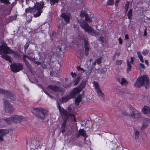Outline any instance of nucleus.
Returning a JSON list of instances; mask_svg holds the SVG:
<instances>
[{"label":"nucleus","instance_id":"c9c22d12","mask_svg":"<svg viewBox=\"0 0 150 150\" xmlns=\"http://www.w3.org/2000/svg\"><path fill=\"white\" fill-rule=\"evenodd\" d=\"M102 59V57H100L96 60L97 64H99L101 63Z\"/></svg>","mask_w":150,"mask_h":150},{"label":"nucleus","instance_id":"58836bf2","mask_svg":"<svg viewBox=\"0 0 150 150\" xmlns=\"http://www.w3.org/2000/svg\"><path fill=\"white\" fill-rule=\"evenodd\" d=\"M129 6V3H127L125 4V13H126L127 11H128V7Z\"/></svg>","mask_w":150,"mask_h":150},{"label":"nucleus","instance_id":"f257e3e1","mask_svg":"<svg viewBox=\"0 0 150 150\" xmlns=\"http://www.w3.org/2000/svg\"><path fill=\"white\" fill-rule=\"evenodd\" d=\"M58 108L60 112L62 118L64 120L61 124L60 131L63 133L65 132L66 124L67 122V120L69 118L72 121L74 122H76V119L72 111L71 108L68 107L67 109L65 110L58 103Z\"/></svg>","mask_w":150,"mask_h":150},{"label":"nucleus","instance_id":"c03bdc74","mask_svg":"<svg viewBox=\"0 0 150 150\" xmlns=\"http://www.w3.org/2000/svg\"><path fill=\"white\" fill-rule=\"evenodd\" d=\"M5 135V134H2L0 135V142H2L3 141L4 139L3 137Z\"/></svg>","mask_w":150,"mask_h":150},{"label":"nucleus","instance_id":"680f3d73","mask_svg":"<svg viewBox=\"0 0 150 150\" xmlns=\"http://www.w3.org/2000/svg\"><path fill=\"white\" fill-rule=\"evenodd\" d=\"M43 91H44V92L46 93L47 95H49V94L48 93H47V91L46 90H45L44 89H43Z\"/></svg>","mask_w":150,"mask_h":150},{"label":"nucleus","instance_id":"338daca9","mask_svg":"<svg viewBox=\"0 0 150 150\" xmlns=\"http://www.w3.org/2000/svg\"><path fill=\"white\" fill-rule=\"evenodd\" d=\"M80 135H81V134L79 132L76 135V138H79L80 137Z\"/></svg>","mask_w":150,"mask_h":150},{"label":"nucleus","instance_id":"b1692460","mask_svg":"<svg viewBox=\"0 0 150 150\" xmlns=\"http://www.w3.org/2000/svg\"><path fill=\"white\" fill-rule=\"evenodd\" d=\"M96 92L97 93L98 95L101 97H104V95L103 93L101 91L100 88L96 90Z\"/></svg>","mask_w":150,"mask_h":150},{"label":"nucleus","instance_id":"ea45409f","mask_svg":"<svg viewBox=\"0 0 150 150\" xmlns=\"http://www.w3.org/2000/svg\"><path fill=\"white\" fill-rule=\"evenodd\" d=\"M98 40L100 41L102 43H104V37L103 36H100L98 38Z\"/></svg>","mask_w":150,"mask_h":150},{"label":"nucleus","instance_id":"473e14b6","mask_svg":"<svg viewBox=\"0 0 150 150\" xmlns=\"http://www.w3.org/2000/svg\"><path fill=\"white\" fill-rule=\"evenodd\" d=\"M83 40L84 42V47H88L89 46V44L88 43V40L86 38H84L83 39Z\"/></svg>","mask_w":150,"mask_h":150},{"label":"nucleus","instance_id":"6ab92c4d","mask_svg":"<svg viewBox=\"0 0 150 150\" xmlns=\"http://www.w3.org/2000/svg\"><path fill=\"white\" fill-rule=\"evenodd\" d=\"M142 112L145 114H149L150 113V107L147 106H145L142 109Z\"/></svg>","mask_w":150,"mask_h":150},{"label":"nucleus","instance_id":"412c9836","mask_svg":"<svg viewBox=\"0 0 150 150\" xmlns=\"http://www.w3.org/2000/svg\"><path fill=\"white\" fill-rule=\"evenodd\" d=\"M79 133L81 135L83 136L84 137L87 138L88 136L86 135V131L83 129H80L79 131Z\"/></svg>","mask_w":150,"mask_h":150},{"label":"nucleus","instance_id":"a211bd4d","mask_svg":"<svg viewBox=\"0 0 150 150\" xmlns=\"http://www.w3.org/2000/svg\"><path fill=\"white\" fill-rule=\"evenodd\" d=\"M1 57L6 60L8 61L10 63H12V58L11 57L6 54H0Z\"/></svg>","mask_w":150,"mask_h":150},{"label":"nucleus","instance_id":"423d86ee","mask_svg":"<svg viewBox=\"0 0 150 150\" xmlns=\"http://www.w3.org/2000/svg\"><path fill=\"white\" fill-rule=\"evenodd\" d=\"M3 101L5 112L10 114L12 113L14 110V108L12 105L6 99H4Z\"/></svg>","mask_w":150,"mask_h":150},{"label":"nucleus","instance_id":"4be33fe9","mask_svg":"<svg viewBox=\"0 0 150 150\" xmlns=\"http://www.w3.org/2000/svg\"><path fill=\"white\" fill-rule=\"evenodd\" d=\"M112 150H122L121 148H118L117 146L114 144H112L111 145Z\"/></svg>","mask_w":150,"mask_h":150},{"label":"nucleus","instance_id":"79ce46f5","mask_svg":"<svg viewBox=\"0 0 150 150\" xmlns=\"http://www.w3.org/2000/svg\"><path fill=\"white\" fill-rule=\"evenodd\" d=\"M4 120L7 122V124H9L10 123L11 121H12L11 117L4 119Z\"/></svg>","mask_w":150,"mask_h":150},{"label":"nucleus","instance_id":"bb28decb","mask_svg":"<svg viewBox=\"0 0 150 150\" xmlns=\"http://www.w3.org/2000/svg\"><path fill=\"white\" fill-rule=\"evenodd\" d=\"M121 83L122 85H124L125 86H126L127 84V81L124 78L121 79Z\"/></svg>","mask_w":150,"mask_h":150},{"label":"nucleus","instance_id":"603ef678","mask_svg":"<svg viewBox=\"0 0 150 150\" xmlns=\"http://www.w3.org/2000/svg\"><path fill=\"white\" fill-rule=\"evenodd\" d=\"M29 19L27 21V22L28 23H30L31 21H32V17L31 16H29Z\"/></svg>","mask_w":150,"mask_h":150},{"label":"nucleus","instance_id":"2eb2a0df","mask_svg":"<svg viewBox=\"0 0 150 150\" xmlns=\"http://www.w3.org/2000/svg\"><path fill=\"white\" fill-rule=\"evenodd\" d=\"M129 110L130 111V114L128 115L132 116L133 118L135 119L138 118V117H137V115H138V116H139V114H135L134 112L135 110L134 108L131 107H129Z\"/></svg>","mask_w":150,"mask_h":150},{"label":"nucleus","instance_id":"9b49d317","mask_svg":"<svg viewBox=\"0 0 150 150\" xmlns=\"http://www.w3.org/2000/svg\"><path fill=\"white\" fill-rule=\"evenodd\" d=\"M76 96V94L72 91L67 96L65 97H63L61 98V102L66 103L69 99L75 97Z\"/></svg>","mask_w":150,"mask_h":150},{"label":"nucleus","instance_id":"5fc2aeb1","mask_svg":"<svg viewBox=\"0 0 150 150\" xmlns=\"http://www.w3.org/2000/svg\"><path fill=\"white\" fill-rule=\"evenodd\" d=\"M148 124H145L144 123L143 124V125L142 126V129H144L146 127V126Z\"/></svg>","mask_w":150,"mask_h":150},{"label":"nucleus","instance_id":"a19ab883","mask_svg":"<svg viewBox=\"0 0 150 150\" xmlns=\"http://www.w3.org/2000/svg\"><path fill=\"white\" fill-rule=\"evenodd\" d=\"M149 52V51L148 50L145 49L143 50L142 52V54L144 55H147Z\"/></svg>","mask_w":150,"mask_h":150},{"label":"nucleus","instance_id":"bf43d9fd","mask_svg":"<svg viewBox=\"0 0 150 150\" xmlns=\"http://www.w3.org/2000/svg\"><path fill=\"white\" fill-rule=\"evenodd\" d=\"M139 65L141 67H142L143 69H144L145 68V66L143 64H140Z\"/></svg>","mask_w":150,"mask_h":150},{"label":"nucleus","instance_id":"49530a36","mask_svg":"<svg viewBox=\"0 0 150 150\" xmlns=\"http://www.w3.org/2000/svg\"><path fill=\"white\" fill-rule=\"evenodd\" d=\"M77 69L78 71H82L83 72H85L84 69L83 68L79 66L77 67Z\"/></svg>","mask_w":150,"mask_h":150},{"label":"nucleus","instance_id":"5701e85b","mask_svg":"<svg viewBox=\"0 0 150 150\" xmlns=\"http://www.w3.org/2000/svg\"><path fill=\"white\" fill-rule=\"evenodd\" d=\"M132 9H129L128 11L127 14V16L128 17V18L130 20L132 18Z\"/></svg>","mask_w":150,"mask_h":150},{"label":"nucleus","instance_id":"aec40b11","mask_svg":"<svg viewBox=\"0 0 150 150\" xmlns=\"http://www.w3.org/2000/svg\"><path fill=\"white\" fill-rule=\"evenodd\" d=\"M82 96V95L81 94H79L76 98L75 100V104L77 106L79 105Z\"/></svg>","mask_w":150,"mask_h":150},{"label":"nucleus","instance_id":"c85d7f7f","mask_svg":"<svg viewBox=\"0 0 150 150\" xmlns=\"http://www.w3.org/2000/svg\"><path fill=\"white\" fill-rule=\"evenodd\" d=\"M81 79V76H78L74 80V85H77L79 83L80 80Z\"/></svg>","mask_w":150,"mask_h":150},{"label":"nucleus","instance_id":"f704fd0d","mask_svg":"<svg viewBox=\"0 0 150 150\" xmlns=\"http://www.w3.org/2000/svg\"><path fill=\"white\" fill-rule=\"evenodd\" d=\"M57 35V34L56 33L52 32L51 36V38L52 40L54 39L56 37Z\"/></svg>","mask_w":150,"mask_h":150},{"label":"nucleus","instance_id":"a878e982","mask_svg":"<svg viewBox=\"0 0 150 150\" xmlns=\"http://www.w3.org/2000/svg\"><path fill=\"white\" fill-rule=\"evenodd\" d=\"M24 62L28 69L29 70H30L32 69V67L28 61L27 60Z\"/></svg>","mask_w":150,"mask_h":150},{"label":"nucleus","instance_id":"0e129e2a","mask_svg":"<svg viewBox=\"0 0 150 150\" xmlns=\"http://www.w3.org/2000/svg\"><path fill=\"white\" fill-rule=\"evenodd\" d=\"M145 63L147 65H149V63H148V62L147 60H145Z\"/></svg>","mask_w":150,"mask_h":150},{"label":"nucleus","instance_id":"1a4fd4ad","mask_svg":"<svg viewBox=\"0 0 150 150\" xmlns=\"http://www.w3.org/2000/svg\"><path fill=\"white\" fill-rule=\"evenodd\" d=\"M0 93L3 94L12 100L14 99L15 98V96L10 91L1 88H0Z\"/></svg>","mask_w":150,"mask_h":150},{"label":"nucleus","instance_id":"774afa93","mask_svg":"<svg viewBox=\"0 0 150 150\" xmlns=\"http://www.w3.org/2000/svg\"><path fill=\"white\" fill-rule=\"evenodd\" d=\"M16 4V2H14V3H13L11 4V6H12V7L14 6L13 4Z\"/></svg>","mask_w":150,"mask_h":150},{"label":"nucleus","instance_id":"7c9ffc66","mask_svg":"<svg viewBox=\"0 0 150 150\" xmlns=\"http://www.w3.org/2000/svg\"><path fill=\"white\" fill-rule=\"evenodd\" d=\"M93 84L95 86L96 90L99 88V85L97 81H94L93 82Z\"/></svg>","mask_w":150,"mask_h":150},{"label":"nucleus","instance_id":"6e6552de","mask_svg":"<svg viewBox=\"0 0 150 150\" xmlns=\"http://www.w3.org/2000/svg\"><path fill=\"white\" fill-rule=\"evenodd\" d=\"M60 17L62 21V25H66L69 23L70 21L71 16L68 13H62Z\"/></svg>","mask_w":150,"mask_h":150},{"label":"nucleus","instance_id":"7ed1b4c3","mask_svg":"<svg viewBox=\"0 0 150 150\" xmlns=\"http://www.w3.org/2000/svg\"><path fill=\"white\" fill-rule=\"evenodd\" d=\"M77 21L82 29L92 35L98 37L101 34L100 30H98V31L93 30L87 23L85 22L83 20H82L81 21L78 20Z\"/></svg>","mask_w":150,"mask_h":150},{"label":"nucleus","instance_id":"864d4df0","mask_svg":"<svg viewBox=\"0 0 150 150\" xmlns=\"http://www.w3.org/2000/svg\"><path fill=\"white\" fill-rule=\"evenodd\" d=\"M134 135L136 137H138L139 135V132L137 131H136L135 132Z\"/></svg>","mask_w":150,"mask_h":150},{"label":"nucleus","instance_id":"69168bd1","mask_svg":"<svg viewBox=\"0 0 150 150\" xmlns=\"http://www.w3.org/2000/svg\"><path fill=\"white\" fill-rule=\"evenodd\" d=\"M97 64V62L96 61V60L93 63V66H95Z\"/></svg>","mask_w":150,"mask_h":150},{"label":"nucleus","instance_id":"de8ad7c7","mask_svg":"<svg viewBox=\"0 0 150 150\" xmlns=\"http://www.w3.org/2000/svg\"><path fill=\"white\" fill-rule=\"evenodd\" d=\"M122 60H118L117 61V64L118 65H121L122 63Z\"/></svg>","mask_w":150,"mask_h":150},{"label":"nucleus","instance_id":"9d476101","mask_svg":"<svg viewBox=\"0 0 150 150\" xmlns=\"http://www.w3.org/2000/svg\"><path fill=\"white\" fill-rule=\"evenodd\" d=\"M12 50L7 46L3 45H0V54H11Z\"/></svg>","mask_w":150,"mask_h":150},{"label":"nucleus","instance_id":"e433bc0d","mask_svg":"<svg viewBox=\"0 0 150 150\" xmlns=\"http://www.w3.org/2000/svg\"><path fill=\"white\" fill-rule=\"evenodd\" d=\"M0 2L1 3H3L6 4H10L9 1L8 0H0Z\"/></svg>","mask_w":150,"mask_h":150},{"label":"nucleus","instance_id":"f03ea898","mask_svg":"<svg viewBox=\"0 0 150 150\" xmlns=\"http://www.w3.org/2000/svg\"><path fill=\"white\" fill-rule=\"evenodd\" d=\"M45 6L43 1H41L40 3L37 2L35 4L33 7H29L25 9L26 13H34V17L36 18L39 16L42 12V9L43 7H46Z\"/></svg>","mask_w":150,"mask_h":150},{"label":"nucleus","instance_id":"8fccbe9b","mask_svg":"<svg viewBox=\"0 0 150 150\" xmlns=\"http://www.w3.org/2000/svg\"><path fill=\"white\" fill-rule=\"evenodd\" d=\"M62 50L61 47L59 46H58L56 47V50L57 52H60Z\"/></svg>","mask_w":150,"mask_h":150},{"label":"nucleus","instance_id":"72a5a7b5","mask_svg":"<svg viewBox=\"0 0 150 150\" xmlns=\"http://www.w3.org/2000/svg\"><path fill=\"white\" fill-rule=\"evenodd\" d=\"M85 52L86 55L87 56L88 55L89 53V46L84 47Z\"/></svg>","mask_w":150,"mask_h":150},{"label":"nucleus","instance_id":"ddd939ff","mask_svg":"<svg viewBox=\"0 0 150 150\" xmlns=\"http://www.w3.org/2000/svg\"><path fill=\"white\" fill-rule=\"evenodd\" d=\"M12 121L16 123H17L20 121H22L23 119V117L22 116H18L15 115L11 117Z\"/></svg>","mask_w":150,"mask_h":150},{"label":"nucleus","instance_id":"4c0bfd02","mask_svg":"<svg viewBox=\"0 0 150 150\" xmlns=\"http://www.w3.org/2000/svg\"><path fill=\"white\" fill-rule=\"evenodd\" d=\"M30 43V41L28 42L25 44L24 46V50L25 51L27 49H28V47L29 44Z\"/></svg>","mask_w":150,"mask_h":150},{"label":"nucleus","instance_id":"c756f323","mask_svg":"<svg viewBox=\"0 0 150 150\" xmlns=\"http://www.w3.org/2000/svg\"><path fill=\"white\" fill-rule=\"evenodd\" d=\"M137 54L138 56V57L140 59V61L142 62H144V60L143 58L142 57V54H141V53L139 51H138L137 52Z\"/></svg>","mask_w":150,"mask_h":150},{"label":"nucleus","instance_id":"393cba45","mask_svg":"<svg viewBox=\"0 0 150 150\" xmlns=\"http://www.w3.org/2000/svg\"><path fill=\"white\" fill-rule=\"evenodd\" d=\"M127 73H128L129 71L131 70L132 66L131 65L129 62V61L127 60Z\"/></svg>","mask_w":150,"mask_h":150},{"label":"nucleus","instance_id":"39448f33","mask_svg":"<svg viewBox=\"0 0 150 150\" xmlns=\"http://www.w3.org/2000/svg\"><path fill=\"white\" fill-rule=\"evenodd\" d=\"M32 112L36 116L42 120H44L45 118L46 111L41 108H34L32 110Z\"/></svg>","mask_w":150,"mask_h":150},{"label":"nucleus","instance_id":"0eeeda50","mask_svg":"<svg viewBox=\"0 0 150 150\" xmlns=\"http://www.w3.org/2000/svg\"><path fill=\"white\" fill-rule=\"evenodd\" d=\"M10 66L12 71L15 73L19 72L23 69V64L20 63H11Z\"/></svg>","mask_w":150,"mask_h":150},{"label":"nucleus","instance_id":"3c124183","mask_svg":"<svg viewBox=\"0 0 150 150\" xmlns=\"http://www.w3.org/2000/svg\"><path fill=\"white\" fill-rule=\"evenodd\" d=\"M144 121L146 122L147 124H148V123L149 122L150 119L149 118H146L144 119Z\"/></svg>","mask_w":150,"mask_h":150},{"label":"nucleus","instance_id":"cd10ccee","mask_svg":"<svg viewBox=\"0 0 150 150\" xmlns=\"http://www.w3.org/2000/svg\"><path fill=\"white\" fill-rule=\"evenodd\" d=\"M11 54H13L16 57L19 58L20 57V55L18 54L17 52L13 50H12Z\"/></svg>","mask_w":150,"mask_h":150},{"label":"nucleus","instance_id":"2f4dec72","mask_svg":"<svg viewBox=\"0 0 150 150\" xmlns=\"http://www.w3.org/2000/svg\"><path fill=\"white\" fill-rule=\"evenodd\" d=\"M50 1V3L51 5H54L56 3H58L59 0H49L48 2Z\"/></svg>","mask_w":150,"mask_h":150},{"label":"nucleus","instance_id":"052dcab7","mask_svg":"<svg viewBox=\"0 0 150 150\" xmlns=\"http://www.w3.org/2000/svg\"><path fill=\"white\" fill-rule=\"evenodd\" d=\"M133 61H134V60L133 59V57H132L131 58L130 61V62H129L130 63H132L133 62Z\"/></svg>","mask_w":150,"mask_h":150},{"label":"nucleus","instance_id":"13d9d810","mask_svg":"<svg viewBox=\"0 0 150 150\" xmlns=\"http://www.w3.org/2000/svg\"><path fill=\"white\" fill-rule=\"evenodd\" d=\"M71 74L72 75V76L73 77L75 78L76 77V74L74 73H73V72H71Z\"/></svg>","mask_w":150,"mask_h":150},{"label":"nucleus","instance_id":"4468645a","mask_svg":"<svg viewBox=\"0 0 150 150\" xmlns=\"http://www.w3.org/2000/svg\"><path fill=\"white\" fill-rule=\"evenodd\" d=\"M80 16L81 18L85 17V20L86 21L91 22V20L88 17V15L87 14L86 11H81L80 14Z\"/></svg>","mask_w":150,"mask_h":150},{"label":"nucleus","instance_id":"f3484780","mask_svg":"<svg viewBox=\"0 0 150 150\" xmlns=\"http://www.w3.org/2000/svg\"><path fill=\"white\" fill-rule=\"evenodd\" d=\"M35 57H34V58H32V61H34L35 63L36 64H37L38 65H40L42 63H44L45 62L47 64H49L50 63V59H49V60L47 62H46V61H45L46 59H45L44 60H42V62H40L41 61V60L40 59H39V62L35 61Z\"/></svg>","mask_w":150,"mask_h":150},{"label":"nucleus","instance_id":"a18cd8bd","mask_svg":"<svg viewBox=\"0 0 150 150\" xmlns=\"http://www.w3.org/2000/svg\"><path fill=\"white\" fill-rule=\"evenodd\" d=\"M62 30V28L60 26H58V29H57V32L59 33Z\"/></svg>","mask_w":150,"mask_h":150},{"label":"nucleus","instance_id":"6e6d98bb","mask_svg":"<svg viewBox=\"0 0 150 150\" xmlns=\"http://www.w3.org/2000/svg\"><path fill=\"white\" fill-rule=\"evenodd\" d=\"M118 40L119 41V43L120 44L122 45V40L121 38H120L118 39Z\"/></svg>","mask_w":150,"mask_h":150},{"label":"nucleus","instance_id":"f8f14e48","mask_svg":"<svg viewBox=\"0 0 150 150\" xmlns=\"http://www.w3.org/2000/svg\"><path fill=\"white\" fill-rule=\"evenodd\" d=\"M86 84L85 81H83L80 85L78 87L74 88L72 90V91L76 95L77 94L79 93L86 86Z\"/></svg>","mask_w":150,"mask_h":150},{"label":"nucleus","instance_id":"dca6fc26","mask_svg":"<svg viewBox=\"0 0 150 150\" xmlns=\"http://www.w3.org/2000/svg\"><path fill=\"white\" fill-rule=\"evenodd\" d=\"M47 88L51 89L54 91L60 92L62 89L56 85H50L47 87Z\"/></svg>","mask_w":150,"mask_h":150},{"label":"nucleus","instance_id":"20e7f679","mask_svg":"<svg viewBox=\"0 0 150 150\" xmlns=\"http://www.w3.org/2000/svg\"><path fill=\"white\" fill-rule=\"evenodd\" d=\"M149 81L148 76L144 75L141 76L137 79L136 82L135 83L134 86L136 87L140 88L144 85L146 88L149 86Z\"/></svg>","mask_w":150,"mask_h":150},{"label":"nucleus","instance_id":"09e8293b","mask_svg":"<svg viewBox=\"0 0 150 150\" xmlns=\"http://www.w3.org/2000/svg\"><path fill=\"white\" fill-rule=\"evenodd\" d=\"M28 56H27V55H24L23 57H22V59L23 60V61H26V60H27L26 59H25V58H28Z\"/></svg>","mask_w":150,"mask_h":150},{"label":"nucleus","instance_id":"37998d69","mask_svg":"<svg viewBox=\"0 0 150 150\" xmlns=\"http://www.w3.org/2000/svg\"><path fill=\"white\" fill-rule=\"evenodd\" d=\"M114 0H109L107 2V4L108 5H111L113 4Z\"/></svg>","mask_w":150,"mask_h":150},{"label":"nucleus","instance_id":"4d7b16f0","mask_svg":"<svg viewBox=\"0 0 150 150\" xmlns=\"http://www.w3.org/2000/svg\"><path fill=\"white\" fill-rule=\"evenodd\" d=\"M146 29L147 28H145V29L144 30V35L145 36H146L147 35V32H146Z\"/></svg>","mask_w":150,"mask_h":150},{"label":"nucleus","instance_id":"e2e57ef3","mask_svg":"<svg viewBox=\"0 0 150 150\" xmlns=\"http://www.w3.org/2000/svg\"><path fill=\"white\" fill-rule=\"evenodd\" d=\"M125 38L126 39H127L129 38V36L128 34H126L125 35Z\"/></svg>","mask_w":150,"mask_h":150}]
</instances>
